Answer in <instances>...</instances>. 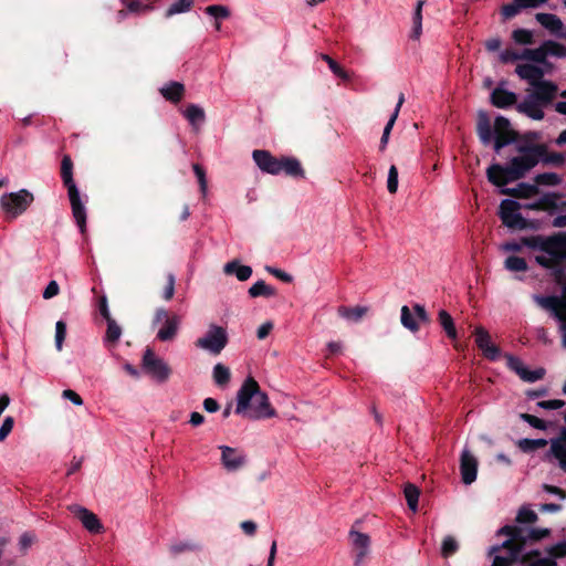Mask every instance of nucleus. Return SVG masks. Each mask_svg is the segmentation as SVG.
Returning <instances> with one entry per match:
<instances>
[{
    "mask_svg": "<svg viewBox=\"0 0 566 566\" xmlns=\"http://www.w3.org/2000/svg\"><path fill=\"white\" fill-rule=\"evenodd\" d=\"M515 73L530 85L526 90L527 95L516 105V111L533 120H542L545 116L544 107L557 96V85L544 80V70L532 63L518 64Z\"/></svg>",
    "mask_w": 566,
    "mask_h": 566,
    "instance_id": "obj_1",
    "label": "nucleus"
},
{
    "mask_svg": "<svg viewBox=\"0 0 566 566\" xmlns=\"http://www.w3.org/2000/svg\"><path fill=\"white\" fill-rule=\"evenodd\" d=\"M523 247L538 252L535 262L542 268L556 270L566 261V231L552 235H531L521 239V242H505L501 245L504 252H518Z\"/></svg>",
    "mask_w": 566,
    "mask_h": 566,
    "instance_id": "obj_2",
    "label": "nucleus"
},
{
    "mask_svg": "<svg viewBox=\"0 0 566 566\" xmlns=\"http://www.w3.org/2000/svg\"><path fill=\"white\" fill-rule=\"evenodd\" d=\"M235 413L253 420L275 416L268 395L260 389L259 384L252 377H248L238 390Z\"/></svg>",
    "mask_w": 566,
    "mask_h": 566,
    "instance_id": "obj_3",
    "label": "nucleus"
},
{
    "mask_svg": "<svg viewBox=\"0 0 566 566\" xmlns=\"http://www.w3.org/2000/svg\"><path fill=\"white\" fill-rule=\"evenodd\" d=\"M537 163L538 154L535 149H528L521 156L513 157L506 166L499 164L490 166L486 171L488 179L497 187H504L509 182L524 177Z\"/></svg>",
    "mask_w": 566,
    "mask_h": 566,
    "instance_id": "obj_4",
    "label": "nucleus"
},
{
    "mask_svg": "<svg viewBox=\"0 0 566 566\" xmlns=\"http://www.w3.org/2000/svg\"><path fill=\"white\" fill-rule=\"evenodd\" d=\"M256 166L264 172L279 175L282 171L292 177H304V170L300 161L290 157H273L266 150H254L252 154Z\"/></svg>",
    "mask_w": 566,
    "mask_h": 566,
    "instance_id": "obj_5",
    "label": "nucleus"
},
{
    "mask_svg": "<svg viewBox=\"0 0 566 566\" xmlns=\"http://www.w3.org/2000/svg\"><path fill=\"white\" fill-rule=\"evenodd\" d=\"M73 164L70 157L65 156L62 159L61 176L65 187L67 188V195L70 198L73 217L83 232L86 223V211L83 202L81 201L80 191L73 180Z\"/></svg>",
    "mask_w": 566,
    "mask_h": 566,
    "instance_id": "obj_6",
    "label": "nucleus"
},
{
    "mask_svg": "<svg viewBox=\"0 0 566 566\" xmlns=\"http://www.w3.org/2000/svg\"><path fill=\"white\" fill-rule=\"evenodd\" d=\"M34 201L33 193L27 189L3 193L0 198V207L7 220H14L23 214Z\"/></svg>",
    "mask_w": 566,
    "mask_h": 566,
    "instance_id": "obj_7",
    "label": "nucleus"
},
{
    "mask_svg": "<svg viewBox=\"0 0 566 566\" xmlns=\"http://www.w3.org/2000/svg\"><path fill=\"white\" fill-rule=\"evenodd\" d=\"M228 344V333L222 326L211 324L207 333L196 340V346L209 352L212 355H219Z\"/></svg>",
    "mask_w": 566,
    "mask_h": 566,
    "instance_id": "obj_8",
    "label": "nucleus"
},
{
    "mask_svg": "<svg viewBox=\"0 0 566 566\" xmlns=\"http://www.w3.org/2000/svg\"><path fill=\"white\" fill-rule=\"evenodd\" d=\"M500 534L507 535L509 538L502 544L506 551V556L496 555L492 566H509L522 555V544L517 539V531L513 526H504L499 531Z\"/></svg>",
    "mask_w": 566,
    "mask_h": 566,
    "instance_id": "obj_9",
    "label": "nucleus"
},
{
    "mask_svg": "<svg viewBox=\"0 0 566 566\" xmlns=\"http://www.w3.org/2000/svg\"><path fill=\"white\" fill-rule=\"evenodd\" d=\"M520 202L504 199L500 203L499 217L502 223L510 229L524 230L528 227L526 219L520 212Z\"/></svg>",
    "mask_w": 566,
    "mask_h": 566,
    "instance_id": "obj_10",
    "label": "nucleus"
},
{
    "mask_svg": "<svg viewBox=\"0 0 566 566\" xmlns=\"http://www.w3.org/2000/svg\"><path fill=\"white\" fill-rule=\"evenodd\" d=\"M143 368L157 382H166L171 375L168 364L157 357L150 348H147L144 353Z\"/></svg>",
    "mask_w": 566,
    "mask_h": 566,
    "instance_id": "obj_11",
    "label": "nucleus"
},
{
    "mask_svg": "<svg viewBox=\"0 0 566 566\" xmlns=\"http://www.w3.org/2000/svg\"><path fill=\"white\" fill-rule=\"evenodd\" d=\"M566 556V541L559 542L546 549V555L535 551L528 553L523 562L527 566H556V559Z\"/></svg>",
    "mask_w": 566,
    "mask_h": 566,
    "instance_id": "obj_12",
    "label": "nucleus"
},
{
    "mask_svg": "<svg viewBox=\"0 0 566 566\" xmlns=\"http://www.w3.org/2000/svg\"><path fill=\"white\" fill-rule=\"evenodd\" d=\"M164 323L157 332V338L161 342L172 340L179 329L180 317L178 315H169L165 308H158L155 313L154 324Z\"/></svg>",
    "mask_w": 566,
    "mask_h": 566,
    "instance_id": "obj_13",
    "label": "nucleus"
},
{
    "mask_svg": "<svg viewBox=\"0 0 566 566\" xmlns=\"http://www.w3.org/2000/svg\"><path fill=\"white\" fill-rule=\"evenodd\" d=\"M533 300L559 322V332L562 334V346L566 348V316L558 310V296L534 295Z\"/></svg>",
    "mask_w": 566,
    "mask_h": 566,
    "instance_id": "obj_14",
    "label": "nucleus"
},
{
    "mask_svg": "<svg viewBox=\"0 0 566 566\" xmlns=\"http://www.w3.org/2000/svg\"><path fill=\"white\" fill-rule=\"evenodd\" d=\"M494 134V149L496 153L512 144L516 138V133L511 128L510 120L504 116H497L495 118Z\"/></svg>",
    "mask_w": 566,
    "mask_h": 566,
    "instance_id": "obj_15",
    "label": "nucleus"
},
{
    "mask_svg": "<svg viewBox=\"0 0 566 566\" xmlns=\"http://www.w3.org/2000/svg\"><path fill=\"white\" fill-rule=\"evenodd\" d=\"M476 346L481 349L483 355L490 360L500 358V348L491 340L489 332L483 327H476L474 331Z\"/></svg>",
    "mask_w": 566,
    "mask_h": 566,
    "instance_id": "obj_16",
    "label": "nucleus"
},
{
    "mask_svg": "<svg viewBox=\"0 0 566 566\" xmlns=\"http://www.w3.org/2000/svg\"><path fill=\"white\" fill-rule=\"evenodd\" d=\"M535 19L551 34L566 40V27L559 17L553 13L539 12L535 14Z\"/></svg>",
    "mask_w": 566,
    "mask_h": 566,
    "instance_id": "obj_17",
    "label": "nucleus"
},
{
    "mask_svg": "<svg viewBox=\"0 0 566 566\" xmlns=\"http://www.w3.org/2000/svg\"><path fill=\"white\" fill-rule=\"evenodd\" d=\"M221 463L228 471H237L245 463V454L242 451L228 446H220Z\"/></svg>",
    "mask_w": 566,
    "mask_h": 566,
    "instance_id": "obj_18",
    "label": "nucleus"
},
{
    "mask_svg": "<svg viewBox=\"0 0 566 566\" xmlns=\"http://www.w3.org/2000/svg\"><path fill=\"white\" fill-rule=\"evenodd\" d=\"M70 511L82 522L83 526L91 533H101L103 525L98 517L81 505L70 506Z\"/></svg>",
    "mask_w": 566,
    "mask_h": 566,
    "instance_id": "obj_19",
    "label": "nucleus"
},
{
    "mask_svg": "<svg viewBox=\"0 0 566 566\" xmlns=\"http://www.w3.org/2000/svg\"><path fill=\"white\" fill-rule=\"evenodd\" d=\"M460 471L462 482L467 485L473 483L476 479L478 461L469 450L464 449L460 459Z\"/></svg>",
    "mask_w": 566,
    "mask_h": 566,
    "instance_id": "obj_20",
    "label": "nucleus"
},
{
    "mask_svg": "<svg viewBox=\"0 0 566 566\" xmlns=\"http://www.w3.org/2000/svg\"><path fill=\"white\" fill-rule=\"evenodd\" d=\"M547 1L548 0H513L512 3L502 7L501 13L504 19H512L522 10L539 8Z\"/></svg>",
    "mask_w": 566,
    "mask_h": 566,
    "instance_id": "obj_21",
    "label": "nucleus"
},
{
    "mask_svg": "<svg viewBox=\"0 0 566 566\" xmlns=\"http://www.w3.org/2000/svg\"><path fill=\"white\" fill-rule=\"evenodd\" d=\"M504 82L500 83L491 93V103L497 108H507L517 105V95L504 87Z\"/></svg>",
    "mask_w": 566,
    "mask_h": 566,
    "instance_id": "obj_22",
    "label": "nucleus"
},
{
    "mask_svg": "<svg viewBox=\"0 0 566 566\" xmlns=\"http://www.w3.org/2000/svg\"><path fill=\"white\" fill-rule=\"evenodd\" d=\"M547 461L556 463L566 472V438L560 437L551 441L549 451L546 454Z\"/></svg>",
    "mask_w": 566,
    "mask_h": 566,
    "instance_id": "obj_23",
    "label": "nucleus"
},
{
    "mask_svg": "<svg viewBox=\"0 0 566 566\" xmlns=\"http://www.w3.org/2000/svg\"><path fill=\"white\" fill-rule=\"evenodd\" d=\"M349 538L356 551L355 566H359L369 553L370 538L367 534L352 530Z\"/></svg>",
    "mask_w": 566,
    "mask_h": 566,
    "instance_id": "obj_24",
    "label": "nucleus"
},
{
    "mask_svg": "<svg viewBox=\"0 0 566 566\" xmlns=\"http://www.w3.org/2000/svg\"><path fill=\"white\" fill-rule=\"evenodd\" d=\"M478 136L483 145H489L494 138L490 117L485 112H480L476 124Z\"/></svg>",
    "mask_w": 566,
    "mask_h": 566,
    "instance_id": "obj_25",
    "label": "nucleus"
},
{
    "mask_svg": "<svg viewBox=\"0 0 566 566\" xmlns=\"http://www.w3.org/2000/svg\"><path fill=\"white\" fill-rule=\"evenodd\" d=\"M223 272L228 275H235L241 282L247 281L252 275V269L249 265H242L238 261H231L224 264Z\"/></svg>",
    "mask_w": 566,
    "mask_h": 566,
    "instance_id": "obj_26",
    "label": "nucleus"
},
{
    "mask_svg": "<svg viewBox=\"0 0 566 566\" xmlns=\"http://www.w3.org/2000/svg\"><path fill=\"white\" fill-rule=\"evenodd\" d=\"M368 312V307L366 306H339L337 308L338 315L349 322H359Z\"/></svg>",
    "mask_w": 566,
    "mask_h": 566,
    "instance_id": "obj_27",
    "label": "nucleus"
},
{
    "mask_svg": "<svg viewBox=\"0 0 566 566\" xmlns=\"http://www.w3.org/2000/svg\"><path fill=\"white\" fill-rule=\"evenodd\" d=\"M185 87L179 82H171L160 88V93L163 96L174 103H177L181 99L184 95Z\"/></svg>",
    "mask_w": 566,
    "mask_h": 566,
    "instance_id": "obj_28",
    "label": "nucleus"
},
{
    "mask_svg": "<svg viewBox=\"0 0 566 566\" xmlns=\"http://www.w3.org/2000/svg\"><path fill=\"white\" fill-rule=\"evenodd\" d=\"M184 116L195 128L205 122V111L198 105L191 104L184 111Z\"/></svg>",
    "mask_w": 566,
    "mask_h": 566,
    "instance_id": "obj_29",
    "label": "nucleus"
},
{
    "mask_svg": "<svg viewBox=\"0 0 566 566\" xmlns=\"http://www.w3.org/2000/svg\"><path fill=\"white\" fill-rule=\"evenodd\" d=\"M545 52V61L548 56L566 57V46L553 40H547L542 43Z\"/></svg>",
    "mask_w": 566,
    "mask_h": 566,
    "instance_id": "obj_30",
    "label": "nucleus"
},
{
    "mask_svg": "<svg viewBox=\"0 0 566 566\" xmlns=\"http://www.w3.org/2000/svg\"><path fill=\"white\" fill-rule=\"evenodd\" d=\"M276 294V291L274 287L268 285L263 280H260L255 282L250 289H249V295L251 297H272Z\"/></svg>",
    "mask_w": 566,
    "mask_h": 566,
    "instance_id": "obj_31",
    "label": "nucleus"
},
{
    "mask_svg": "<svg viewBox=\"0 0 566 566\" xmlns=\"http://www.w3.org/2000/svg\"><path fill=\"white\" fill-rule=\"evenodd\" d=\"M438 319H439L440 325L444 329L447 336L451 339H455L457 338V329H455L453 318L451 317V315L447 311L440 310L438 313Z\"/></svg>",
    "mask_w": 566,
    "mask_h": 566,
    "instance_id": "obj_32",
    "label": "nucleus"
},
{
    "mask_svg": "<svg viewBox=\"0 0 566 566\" xmlns=\"http://www.w3.org/2000/svg\"><path fill=\"white\" fill-rule=\"evenodd\" d=\"M424 4L423 0H419L417 2L413 18H412V32L411 36L413 39H419L422 32V7Z\"/></svg>",
    "mask_w": 566,
    "mask_h": 566,
    "instance_id": "obj_33",
    "label": "nucleus"
},
{
    "mask_svg": "<svg viewBox=\"0 0 566 566\" xmlns=\"http://www.w3.org/2000/svg\"><path fill=\"white\" fill-rule=\"evenodd\" d=\"M504 268L510 272H526L528 266L525 259L510 255L504 261Z\"/></svg>",
    "mask_w": 566,
    "mask_h": 566,
    "instance_id": "obj_34",
    "label": "nucleus"
},
{
    "mask_svg": "<svg viewBox=\"0 0 566 566\" xmlns=\"http://www.w3.org/2000/svg\"><path fill=\"white\" fill-rule=\"evenodd\" d=\"M522 60L531 61L538 64H545V52L541 44L536 49H525L521 52Z\"/></svg>",
    "mask_w": 566,
    "mask_h": 566,
    "instance_id": "obj_35",
    "label": "nucleus"
},
{
    "mask_svg": "<svg viewBox=\"0 0 566 566\" xmlns=\"http://www.w3.org/2000/svg\"><path fill=\"white\" fill-rule=\"evenodd\" d=\"M212 374L218 386H224L230 381V369L221 363L214 365Z\"/></svg>",
    "mask_w": 566,
    "mask_h": 566,
    "instance_id": "obj_36",
    "label": "nucleus"
},
{
    "mask_svg": "<svg viewBox=\"0 0 566 566\" xmlns=\"http://www.w3.org/2000/svg\"><path fill=\"white\" fill-rule=\"evenodd\" d=\"M170 553L179 555L185 552H197L201 549V545L192 541H182L170 545Z\"/></svg>",
    "mask_w": 566,
    "mask_h": 566,
    "instance_id": "obj_37",
    "label": "nucleus"
},
{
    "mask_svg": "<svg viewBox=\"0 0 566 566\" xmlns=\"http://www.w3.org/2000/svg\"><path fill=\"white\" fill-rule=\"evenodd\" d=\"M403 493H405V497H406L408 507L412 512H417V510H418V500H419V494H420L418 488L416 485H413V484H407L405 486Z\"/></svg>",
    "mask_w": 566,
    "mask_h": 566,
    "instance_id": "obj_38",
    "label": "nucleus"
},
{
    "mask_svg": "<svg viewBox=\"0 0 566 566\" xmlns=\"http://www.w3.org/2000/svg\"><path fill=\"white\" fill-rule=\"evenodd\" d=\"M401 324L403 327L411 332H417L419 329V324L417 322L416 315H413L407 305L401 307Z\"/></svg>",
    "mask_w": 566,
    "mask_h": 566,
    "instance_id": "obj_39",
    "label": "nucleus"
},
{
    "mask_svg": "<svg viewBox=\"0 0 566 566\" xmlns=\"http://www.w3.org/2000/svg\"><path fill=\"white\" fill-rule=\"evenodd\" d=\"M193 4V0H177L167 9L165 17L171 18L175 14L188 12Z\"/></svg>",
    "mask_w": 566,
    "mask_h": 566,
    "instance_id": "obj_40",
    "label": "nucleus"
},
{
    "mask_svg": "<svg viewBox=\"0 0 566 566\" xmlns=\"http://www.w3.org/2000/svg\"><path fill=\"white\" fill-rule=\"evenodd\" d=\"M512 39L521 45H530L534 42V33L528 29H516L512 32Z\"/></svg>",
    "mask_w": 566,
    "mask_h": 566,
    "instance_id": "obj_41",
    "label": "nucleus"
},
{
    "mask_svg": "<svg viewBox=\"0 0 566 566\" xmlns=\"http://www.w3.org/2000/svg\"><path fill=\"white\" fill-rule=\"evenodd\" d=\"M547 444L545 439H521L517 442L518 448L523 452H532L537 449L544 448Z\"/></svg>",
    "mask_w": 566,
    "mask_h": 566,
    "instance_id": "obj_42",
    "label": "nucleus"
},
{
    "mask_svg": "<svg viewBox=\"0 0 566 566\" xmlns=\"http://www.w3.org/2000/svg\"><path fill=\"white\" fill-rule=\"evenodd\" d=\"M107 322V331L105 335V340L111 343H116L122 335L120 326L115 322V319L111 318Z\"/></svg>",
    "mask_w": 566,
    "mask_h": 566,
    "instance_id": "obj_43",
    "label": "nucleus"
},
{
    "mask_svg": "<svg viewBox=\"0 0 566 566\" xmlns=\"http://www.w3.org/2000/svg\"><path fill=\"white\" fill-rule=\"evenodd\" d=\"M123 4L130 13H143L153 10L150 4H146L142 0H123Z\"/></svg>",
    "mask_w": 566,
    "mask_h": 566,
    "instance_id": "obj_44",
    "label": "nucleus"
},
{
    "mask_svg": "<svg viewBox=\"0 0 566 566\" xmlns=\"http://www.w3.org/2000/svg\"><path fill=\"white\" fill-rule=\"evenodd\" d=\"M321 57H322L323 61H325L328 64L329 70L336 76H338V77H340L343 80H348L349 78L347 72L343 67H340L329 55L322 54Z\"/></svg>",
    "mask_w": 566,
    "mask_h": 566,
    "instance_id": "obj_45",
    "label": "nucleus"
},
{
    "mask_svg": "<svg viewBox=\"0 0 566 566\" xmlns=\"http://www.w3.org/2000/svg\"><path fill=\"white\" fill-rule=\"evenodd\" d=\"M192 170L198 179V182H199V186H200V191L202 193L203 197L207 196V191H208V184H207V178H206V171L205 169L199 165V164H193L192 165Z\"/></svg>",
    "mask_w": 566,
    "mask_h": 566,
    "instance_id": "obj_46",
    "label": "nucleus"
},
{
    "mask_svg": "<svg viewBox=\"0 0 566 566\" xmlns=\"http://www.w3.org/2000/svg\"><path fill=\"white\" fill-rule=\"evenodd\" d=\"M66 336V324L63 321H57L55 324V347L59 352L63 348V342Z\"/></svg>",
    "mask_w": 566,
    "mask_h": 566,
    "instance_id": "obj_47",
    "label": "nucleus"
},
{
    "mask_svg": "<svg viewBox=\"0 0 566 566\" xmlns=\"http://www.w3.org/2000/svg\"><path fill=\"white\" fill-rule=\"evenodd\" d=\"M535 180L539 185H547V186H556L560 182L559 176L555 172L539 174L536 176Z\"/></svg>",
    "mask_w": 566,
    "mask_h": 566,
    "instance_id": "obj_48",
    "label": "nucleus"
},
{
    "mask_svg": "<svg viewBox=\"0 0 566 566\" xmlns=\"http://www.w3.org/2000/svg\"><path fill=\"white\" fill-rule=\"evenodd\" d=\"M206 13L214 19H226L230 12L227 7L213 4L206 8Z\"/></svg>",
    "mask_w": 566,
    "mask_h": 566,
    "instance_id": "obj_49",
    "label": "nucleus"
},
{
    "mask_svg": "<svg viewBox=\"0 0 566 566\" xmlns=\"http://www.w3.org/2000/svg\"><path fill=\"white\" fill-rule=\"evenodd\" d=\"M403 102H405V96H403V94L401 93V94L399 95V97H398V102H397L396 108H395V111H394L392 115L390 116V118H389L388 123L386 124V126H385V128H384V133H385V135H390V132H391V129H392V127H394V125H395V122H396V119H397V117H398V114H399L400 107L402 106Z\"/></svg>",
    "mask_w": 566,
    "mask_h": 566,
    "instance_id": "obj_50",
    "label": "nucleus"
},
{
    "mask_svg": "<svg viewBox=\"0 0 566 566\" xmlns=\"http://www.w3.org/2000/svg\"><path fill=\"white\" fill-rule=\"evenodd\" d=\"M458 551V543L452 536L444 537L441 546V554L449 557Z\"/></svg>",
    "mask_w": 566,
    "mask_h": 566,
    "instance_id": "obj_51",
    "label": "nucleus"
},
{
    "mask_svg": "<svg viewBox=\"0 0 566 566\" xmlns=\"http://www.w3.org/2000/svg\"><path fill=\"white\" fill-rule=\"evenodd\" d=\"M516 520L520 523H535L537 521V514L528 507H522L518 511Z\"/></svg>",
    "mask_w": 566,
    "mask_h": 566,
    "instance_id": "obj_52",
    "label": "nucleus"
},
{
    "mask_svg": "<svg viewBox=\"0 0 566 566\" xmlns=\"http://www.w3.org/2000/svg\"><path fill=\"white\" fill-rule=\"evenodd\" d=\"M520 418L527 422L531 427L535 428V429H539V430H546L547 429V426L545 423L544 420L533 416V415H528V413H521L520 415Z\"/></svg>",
    "mask_w": 566,
    "mask_h": 566,
    "instance_id": "obj_53",
    "label": "nucleus"
},
{
    "mask_svg": "<svg viewBox=\"0 0 566 566\" xmlns=\"http://www.w3.org/2000/svg\"><path fill=\"white\" fill-rule=\"evenodd\" d=\"M387 189L390 193H396L398 189V170L391 166L388 171Z\"/></svg>",
    "mask_w": 566,
    "mask_h": 566,
    "instance_id": "obj_54",
    "label": "nucleus"
},
{
    "mask_svg": "<svg viewBox=\"0 0 566 566\" xmlns=\"http://www.w3.org/2000/svg\"><path fill=\"white\" fill-rule=\"evenodd\" d=\"M545 371L543 368H537L535 370H530L527 367L525 371L522 374L521 379L527 382H534L543 378Z\"/></svg>",
    "mask_w": 566,
    "mask_h": 566,
    "instance_id": "obj_55",
    "label": "nucleus"
},
{
    "mask_svg": "<svg viewBox=\"0 0 566 566\" xmlns=\"http://www.w3.org/2000/svg\"><path fill=\"white\" fill-rule=\"evenodd\" d=\"M506 359L507 366L521 377L526 369V366L523 364V361L512 355H507Z\"/></svg>",
    "mask_w": 566,
    "mask_h": 566,
    "instance_id": "obj_56",
    "label": "nucleus"
},
{
    "mask_svg": "<svg viewBox=\"0 0 566 566\" xmlns=\"http://www.w3.org/2000/svg\"><path fill=\"white\" fill-rule=\"evenodd\" d=\"M14 426V419L12 417L4 418L1 427H0V442L4 441L7 437L11 433Z\"/></svg>",
    "mask_w": 566,
    "mask_h": 566,
    "instance_id": "obj_57",
    "label": "nucleus"
},
{
    "mask_svg": "<svg viewBox=\"0 0 566 566\" xmlns=\"http://www.w3.org/2000/svg\"><path fill=\"white\" fill-rule=\"evenodd\" d=\"M500 59L503 63H509V62H513V61H521L522 56H521V52H516L514 50L507 49V50H504L501 52Z\"/></svg>",
    "mask_w": 566,
    "mask_h": 566,
    "instance_id": "obj_58",
    "label": "nucleus"
},
{
    "mask_svg": "<svg viewBox=\"0 0 566 566\" xmlns=\"http://www.w3.org/2000/svg\"><path fill=\"white\" fill-rule=\"evenodd\" d=\"M543 160L546 164L562 166L565 163L566 158L562 153H549L545 156Z\"/></svg>",
    "mask_w": 566,
    "mask_h": 566,
    "instance_id": "obj_59",
    "label": "nucleus"
},
{
    "mask_svg": "<svg viewBox=\"0 0 566 566\" xmlns=\"http://www.w3.org/2000/svg\"><path fill=\"white\" fill-rule=\"evenodd\" d=\"M537 406L547 410L559 409L564 406V401L559 399L542 400L537 402Z\"/></svg>",
    "mask_w": 566,
    "mask_h": 566,
    "instance_id": "obj_60",
    "label": "nucleus"
},
{
    "mask_svg": "<svg viewBox=\"0 0 566 566\" xmlns=\"http://www.w3.org/2000/svg\"><path fill=\"white\" fill-rule=\"evenodd\" d=\"M174 293H175V275L169 273L167 275V285L164 290V298L166 301H169L174 296Z\"/></svg>",
    "mask_w": 566,
    "mask_h": 566,
    "instance_id": "obj_61",
    "label": "nucleus"
},
{
    "mask_svg": "<svg viewBox=\"0 0 566 566\" xmlns=\"http://www.w3.org/2000/svg\"><path fill=\"white\" fill-rule=\"evenodd\" d=\"M60 292V287H59V284L56 283V281H51L49 282V284L46 285L44 292H43V298L45 300H50L54 296H56Z\"/></svg>",
    "mask_w": 566,
    "mask_h": 566,
    "instance_id": "obj_62",
    "label": "nucleus"
},
{
    "mask_svg": "<svg viewBox=\"0 0 566 566\" xmlns=\"http://www.w3.org/2000/svg\"><path fill=\"white\" fill-rule=\"evenodd\" d=\"M62 397L64 399H67V400L72 401L76 406H82L83 405V399L81 398V396L78 394H76L72 389L63 390Z\"/></svg>",
    "mask_w": 566,
    "mask_h": 566,
    "instance_id": "obj_63",
    "label": "nucleus"
},
{
    "mask_svg": "<svg viewBox=\"0 0 566 566\" xmlns=\"http://www.w3.org/2000/svg\"><path fill=\"white\" fill-rule=\"evenodd\" d=\"M33 542H34V536L29 533H24L19 538V546L22 552H27L31 547Z\"/></svg>",
    "mask_w": 566,
    "mask_h": 566,
    "instance_id": "obj_64",
    "label": "nucleus"
}]
</instances>
